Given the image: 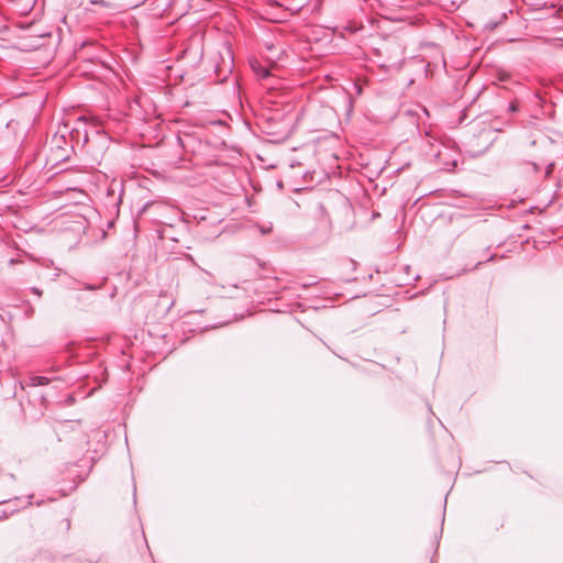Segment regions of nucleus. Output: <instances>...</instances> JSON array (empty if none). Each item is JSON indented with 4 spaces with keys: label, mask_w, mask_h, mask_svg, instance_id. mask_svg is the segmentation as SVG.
I'll return each mask as SVG.
<instances>
[{
    "label": "nucleus",
    "mask_w": 563,
    "mask_h": 563,
    "mask_svg": "<svg viewBox=\"0 0 563 563\" xmlns=\"http://www.w3.org/2000/svg\"><path fill=\"white\" fill-rule=\"evenodd\" d=\"M73 152V145L64 135L55 134L53 136L51 141V156L56 164L67 161Z\"/></svg>",
    "instance_id": "1"
},
{
    "label": "nucleus",
    "mask_w": 563,
    "mask_h": 563,
    "mask_svg": "<svg viewBox=\"0 0 563 563\" xmlns=\"http://www.w3.org/2000/svg\"><path fill=\"white\" fill-rule=\"evenodd\" d=\"M441 146L442 144L437 140V137H434L430 132H426L422 145L426 155L440 159L442 154L440 150Z\"/></svg>",
    "instance_id": "2"
},
{
    "label": "nucleus",
    "mask_w": 563,
    "mask_h": 563,
    "mask_svg": "<svg viewBox=\"0 0 563 563\" xmlns=\"http://www.w3.org/2000/svg\"><path fill=\"white\" fill-rule=\"evenodd\" d=\"M265 47L268 51L269 55L267 56L272 60H278L282 58L285 49L283 46L277 45L273 42H265Z\"/></svg>",
    "instance_id": "3"
},
{
    "label": "nucleus",
    "mask_w": 563,
    "mask_h": 563,
    "mask_svg": "<svg viewBox=\"0 0 563 563\" xmlns=\"http://www.w3.org/2000/svg\"><path fill=\"white\" fill-rule=\"evenodd\" d=\"M49 383V379L45 376H31L29 379L27 386L36 387V386H43L47 385Z\"/></svg>",
    "instance_id": "4"
},
{
    "label": "nucleus",
    "mask_w": 563,
    "mask_h": 563,
    "mask_svg": "<svg viewBox=\"0 0 563 563\" xmlns=\"http://www.w3.org/2000/svg\"><path fill=\"white\" fill-rule=\"evenodd\" d=\"M522 167L527 174H538L540 172V167L536 162H525Z\"/></svg>",
    "instance_id": "5"
},
{
    "label": "nucleus",
    "mask_w": 563,
    "mask_h": 563,
    "mask_svg": "<svg viewBox=\"0 0 563 563\" xmlns=\"http://www.w3.org/2000/svg\"><path fill=\"white\" fill-rule=\"evenodd\" d=\"M90 3L97 4L107 9H115V5L109 1L106 0H89Z\"/></svg>",
    "instance_id": "6"
},
{
    "label": "nucleus",
    "mask_w": 563,
    "mask_h": 563,
    "mask_svg": "<svg viewBox=\"0 0 563 563\" xmlns=\"http://www.w3.org/2000/svg\"><path fill=\"white\" fill-rule=\"evenodd\" d=\"M497 77H498V79H499L500 81L506 82V81H509V79H510V74H508L507 71H499Z\"/></svg>",
    "instance_id": "7"
},
{
    "label": "nucleus",
    "mask_w": 563,
    "mask_h": 563,
    "mask_svg": "<svg viewBox=\"0 0 563 563\" xmlns=\"http://www.w3.org/2000/svg\"><path fill=\"white\" fill-rule=\"evenodd\" d=\"M553 166H554V163L552 162H549L547 163V168H545V173H544V176L545 177H549L553 170Z\"/></svg>",
    "instance_id": "8"
},
{
    "label": "nucleus",
    "mask_w": 563,
    "mask_h": 563,
    "mask_svg": "<svg viewBox=\"0 0 563 563\" xmlns=\"http://www.w3.org/2000/svg\"><path fill=\"white\" fill-rule=\"evenodd\" d=\"M257 74H258V76H260V77H262V78H266V77H268L269 71H268L266 68L261 67V68L257 70Z\"/></svg>",
    "instance_id": "9"
},
{
    "label": "nucleus",
    "mask_w": 563,
    "mask_h": 563,
    "mask_svg": "<svg viewBox=\"0 0 563 563\" xmlns=\"http://www.w3.org/2000/svg\"><path fill=\"white\" fill-rule=\"evenodd\" d=\"M508 110H509L510 112H516V111H518V104H517L516 102H510V103L508 104Z\"/></svg>",
    "instance_id": "10"
},
{
    "label": "nucleus",
    "mask_w": 563,
    "mask_h": 563,
    "mask_svg": "<svg viewBox=\"0 0 563 563\" xmlns=\"http://www.w3.org/2000/svg\"><path fill=\"white\" fill-rule=\"evenodd\" d=\"M31 291H32L34 295L38 296V297H41V296H42V290H41V289H38L37 287H32V288H31Z\"/></svg>",
    "instance_id": "11"
},
{
    "label": "nucleus",
    "mask_w": 563,
    "mask_h": 563,
    "mask_svg": "<svg viewBox=\"0 0 563 563\" xmlns=\"http://www.w3.org/2000/svg\"><path fill=\"white\" fill-rule=\"evenodd\" d=\"M482 264H483V262H482V261H478V262L474 265V267H473L472 269H476V268H477V267H479Z\"/></svg>",
    "instance_id": "12"
},
{
    "label": "nucleus",
    "mask_w": 563,
    "mask_h": 563,
    "mask_svg": "<svg viewBox=\"0 0 563 563\" xmlns=\"http://www.w3.org/2000/svg\"><path fill=\"white\" fill-rule=\"evenodd\" d=\"M495 258V255H490L487 261H493Z\"/></svg>",
    "instance_id": "13"
},
{
    "label": "nucleus",
    "mask_w": 563,
    "mask_h": 563,
    "mask_svg": "<svg viewBox=\"0 0 563 563\" xmlns=\"http://www.w3.org/2000/svg\"><path fill=\"white\" fill-rule=\"evenodd\" d=\"M530 145H537V141L533 140Z\"/></svg>",
    "instance_id": "14"
},
{
    "label": "nucleus",
    "mask_w": 563,
    "mask_h": 563,
    "mask_svg": "<svg viewBox=\"0 0 563 563\" xmlns=\"http://www.w3.org/2000/svg\"><path fill=\"white\" fill-rule=\"evenodd\" d=\"M14 263H15L14 258H11L10 264H14Z\"/></svg>",
    "instance_id": "15"
},
{
    "label": "nucleus",
    "mask_w": 563,
    "mask_h": 563,
    "mask_svg": "<svg viewBox=\"0 0 563 563\" xmlns=\"http://www.w3.org/2000/svg\"><path fill=\"white\" fill-rule=\"evenodd\" d=\"M133 490H134V493L136 492V487L135 486L133 487Z\"/></svg>",
    "instance_id": "16"
}]
</instances>
